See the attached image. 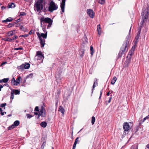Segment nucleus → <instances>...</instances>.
<instances>
[{
	"instance_id": "ea45409f",
	"label": "nucleus",
	"mask_w": 149,
	"mask_h": 149,
	"mask_svg": "<svg viewBox=\"0 0 149 149\" xmlns=\"http://www.w3.org/2000/svg\"><path fill=\"white\" fill-rule=\"evenodd\" d=\"M35 111H39V108L37 106L36 107L35 109Z\"/></svg>"
},
{
	"instance_id": "cd10ccee",
	"label": "nucleus",
	"mask_w": 149,
	"mask_h": 149,
	"mask_svg": "<svg viewBox=\"0 0 149 149\" xmlns=\"http://www.w3.org/2000/svg\"><path fill=\"white\" fill-rule=\"evenodd\" d=\"M9 80V78H4L3 79V82L4 83H6Z\"/></svg>"
},
{
	"instance_id": "6e6d98bb",
	"label": "nucleus",
	"mask_w": 149,
	"mask_h": 149,
	"mask_svg": "<svg viewBox=\"0 0 149 149\" xmlns=\"http://www.w3.org/2000/svg\"><path fill=\"white\" fill-rule=\"evenodd\" d=\"M14 38L15 39H17V38H18V37L16 36H14Z\"/></svg>"
},
{
	"instance_id": "c756f323",
	"label": "nucleus",
	"mask_w": 149,
	"mask_h": 149,
	"mask_svg": "<svg viewBox=\"0 0 149 149\" xmlns=\"http://www.w3.org/2000/svg\"><path fill=\"white\" fill-rule=\"evenodd\" d=\"M20 92L19 91L17 90H16L15 91L14 93L15 95H17L19 94Z\"/></svg>"
},
{
	"instance_id": "ddd939ff",
	"label": "nucleus",
	"mask_w": 149,
	"mask_h": 149,
	"mask_svg": "<svg viewBox=\"0 0 149 149\" xmlns=\"http://www.w3.org/2000/svg\"><path fill=\"white\" fill-rule=\"evenodd\" d=\"M79 137H77L75 139L74 142V143L73 146L72 148V149H75L77 144L78 142L79 141Z\"/></svg>"
},
{
	"instance_id": "13d9d810",
	"label": "nucleus",
	"mask_w": 149,
	"mask_h": 149,
	"mask_svg": "<svg viewBox=\"0 0 149 149\" xmlns=\"http://www.w3.org/2000/svg\"><path fill=\"white\" fill-rule=\"evenodd\" d=\"M146 118H147V116L143 118V122H144V121H145L146 120Z\"/></svg>"
},
{
	"instance_id": "69168bd1",
	"label": "nucleus",
	"mask_w": 149,
	"mask_h": 149,
	"mask_svg": "<svg viewBox=\"0 0 149 149\" xmlns=\"http://www.w3.org/2000/svg\"><path fill=\"white\" fill-rule=\"evenodd\" d=\"M3 79L0 80V83L3 82Z\"/></svg>"
},
{
	"instance_id": "393cba45",
	"label": "nucleus",
	"mask_w": 149,
	"mask_h": 149,
	"mask_svg": "<svg viewBox=\"0 0 149 149\" xmlns=\"http://www.w3.org/2000/svg\"><path fill=\"white\" fill-rule=\"evenodd\" d=\"M13 34V32L12 31H10L8 33V35L9 37L12 36Z\"/></svg>"
},
{
	"instance_id": "9d476101",
	"label": "nucleus",
	"mask_w": 149,
	"mask_h": 149,
	"mask_svg": "<svg viewBox=\"0 0 149 149\" xmlns=\"http://www.w3.org/2000/svg\"><path fill=\"white\" fill-rule=\"evenodd\" d=\"M65 2V0H62V2L61 4V11L63 13L64 12Z\"/></svg>"
},
{
	"instance_id": "a19ab883",
	"label": "nucleus",
	"mask_w": 149,
	"mask_h": 149,
	"mask_svg": "<svg viewBox=\"0 0 149 149\" xmlns=\"http://www.w3.org/2000/svg\"><path fill=\"white\" fill-rule=\"evenodd\" d=\"M7 40H7L9 42H11L12 41V39H11V38H8Z\"/></svg>"
},
{
	"instance_id": "6e6552de",
	"label": "nucleus",
	"mask_w": 149,
	"mask_h": 149,
	"mask_svg": "<svg viewBox=\"0 0 149 149\" xmlns=\"http://www.w3.org/2000/svg\"><path fill=\"white\" fill-rule=\"evenodd\" d=\"M86 11L88 14L91 18H92L94 17V13L92 9H88Z\"/></svg>"
},
{
	"instance_id": "c9c22d12",
	"label": "nucleus",
	"mask_w": 149,
	"mask_h": 149,
	"mask_svg": "<svg viewBox=\"0 0 149 149\" xmlns=\"http://www.w3.org/2000/svg\"><path fill=\"white\" fill-rule=\"evenodd\" d=\"M139 36H138V35H137L136 36V37H135V40H136V41H135V42H136V43L137 42H138V39H139Z\"/></svg>"
},
{
	"instance_id": "4be33fe9",
	"label": "nucleus",
	"mask_w": 149,
	"mask_h": 149,
	"mask_svg": "<svg viewBox=\"0 0 149 149\" xmlns=\"http://www.w3.org/2000/svg\"><path fill=\"white\" fill-rule=\"evenodd\" d=\"M23 64L24 68L25 69H28L30 67V64L28 63H26Z\"/></svg>"
},
{
	"instance_id": "2f4dec72",
	"label": "nucleus",
	"mask_w": 149,
	"mask_h": 149,
	"mask_svg": "<svg viewBox=\"0 0 149 149\" xmlns=\"http://www.w3.org/2000/svg\"><path fill=\"white\" fill-rule=\"evenodd\" d=\"M141 28H139V31H138V33H137V35L140 36V33H141Z\"/></svg>"
},
{
	"instance_id": "72a5a7b5",
	"label": "nucleus",
	"mask_w": 149,
	"mask_h": 149,
	"mask_svg": "<svg viewBox=\"0 0 149 149\" xmlns=\"http://www.w3.org/2000/svg\"><path fill=\"white\" fill-rule=\"evenodd\" d=\"M96 84V85L97 84V82H94V83H93V91L94 90V88L95 87V84Z\"/></svg>"
},
{
	"instance_id": "f3484780",
	"label": "nucleus",
	"mask_w": 149,
	"mask_h": 149,
	"mask_svg": "<svg viewBox=\"0 0 149 149\" xmlns=\"http://www.w3.org/2000/svg\"><path fill=\"white\" fill-rule=\"evenodd\" d=\"M58 111L61 112L63 114H64L65 110L63 107L61 106H60L58 109Z\"/></svg>"
},
{
	"instance_id": "a211bd4d",
	"label": "nucleus",
	"mask_w": 149,
	"mask_h": 149,
	"mask_svg": "<svg viewBox=\"0 0 149 149\" xmlns=\"http://www.w3.org/2000/svg\"><path fill=\"white\" fill-rule=\"evenodd\" d=\"M41 126L43 127H45L47 125V123L45 121L42 122L40 124Z\"/></svg>"
},
{
	"instance_id": "e2e57ef3",
	"label": "nucleus",
	"mask_w": 149,
	"mask_h": 149,
	"mask_svg": "<svg viewBox=\"0 0 149 149\" xmlns=\"http://www.w3.org/2000/svg\"><path fill=\"white\" fill-rule=\"evenodd\" d=\"M34 114H35V115H37L38 114V113L36 112H34Z\"/></svg>"
},
{
	"instance_id": "4468645a",
	"label": "nucleus",
	"mask_w": 149,
	"mask_h": 149,
	"mask_svg": "<svg viewBox=\"0 0 149 149\" xmlns=\"http://www.w3.org/2000/svg\"><path fill=\"white\" fill-rule=\"evenodd\" d=\"M45 111V110L44 108L42 106L41 108V109L40 110V112L38 115L39 116H40L42 115V114Z\"/></svg>"
},
{
	"instance_id": "de8ad7c7",
	"label": "nucleus",
	"mask_w": 149,
	"mask_h": 149,
	"mask_svg": "<svg viewBox=\"0 0 149 149\" xmlns=\"http://www.w3.org/2000/svg\"><path fill=\"white\" fill-rule=\"evenodd\" d=\"M102 94V90H101L100 91V96L99 97V99H100L101 98Z\"/></svg>"
},
{
	"instance_id": "f03ea898",
	"label": "nucleus",
	"mask_w": 149,
	"mask_h": 149,
	"mask_svg": "<svg viewBox=\"0 0 149 149\" xmlns=\"http://www.w3.org/2000/svg\"><path fill=\"white\" fill-rule=\"evenodd\" d=\"M34 9L38 12H41V10H43V1L41 0H38L36 1L34 4Z\"/></svg>"
},
{
	"instance_id": "4c0bfd02",
	"label": "nucleus",
	"mask_w": 149,
	"mask_h": 149,
	"mask_svg": "<svg viewBox=\"0 0 149 149\" xmlns=\"http://www.w3.org/2000/svg\"><path fill=\"white\" fill-rule=\"evenodd\" d=\"M20 28L21 30L23 31H24L25 29V28L22 25L20 26Z\"/></svg>"
},
{
	"instance_id": "052dcab7",
	"label": "nucleus",
	"mask_w": 149,
	"mask_h": 149,
	"mask_svg": "<svg viewBox=\"0 0 149 149\" xmlns=\"http://www.w3.org/2000/svg\"><path fill=\"white\" fill-rule=\"evenodd\" d=\"M146 147L147 148L149 149V144H148L147 145Z\"/></svg>"
},
{
	"instance_id": "b1692460",
	"label": "nucleus",
	"mask_w": 149,
	"mask_h": 149,
	"mask_svg": "<svg viewBox=\"0 0 149 149\" xmlns=\"http://www.w3.org/2000/svg\"><path fill=\"white\" fill-rule=\"evenodd\" d=\"M98 2L101 4H104L105 3V0H99Z\"/></svg>"
},
{
	"instance_id": "f257e3e1",
	"label": "nucleus",
	"mask_w": 149,
	"mask_h": 149,
	"mask_svg": "<svg viewBox=\"0 0 149 149\" xmlns=\"http://www.w3.org/2000/svg\"><path fill=\"white\" fill-rule=\"evenodd\" d=\"M131 27L129 31V35H128L126 37V39L127 40L123 44L122 46L121 47L120 51L118 53V55L120 57L123 54L124 52L127 51L128 50V47L129 46V40L130 38V34L131 32Z\"/></svg>"
},
{
	"instance_id": "a878e982",
	"label": "nucleus",
	"mask_w": 149,
	"mask_h": 149,
	"mask_svg": "<svg viewBox=\"0 0 149 149\" xmlns=\"http://www.w3.org/2000/svg\"><path fill=\"white\" fill-rule=\"evenodd\" d=\"M90 51H91V54L92 56L94 53V51L93 47L92 46L90 47Z\"/></svg>"
},
{
	"instance_id": "603ef678",
	"label": "nucleus",
	"mask_w": 149,
	"mask_h": 149,
	"mask_svg": "<svg viewBox=\"0 0 149 149\" xmlns=\"http://www.w3.org/2000/svg\"><path fill=\"white\" fill-rule=\"evenodd\" d=\"M13 25H14V24H9L8 26H9V27H11Z\"/></svg>"
},
{
	"instance_id": "774afa93",
	"label": "nucleus",
	"mask_w": 149,
	"mask_h": 149,
	"mask_svg": "<svg viewBox=\"0 0 149 149\" xmlns=\"http://www.w3.org/2000/svg\"><path fill=\"white\" fill-rule=\"evenodd\" d=\"M19 24H17V25H16V27H18V26H19Z\"/></svg>"
},
{
	"instance_id": "09e8293b",
	"label": "nucleus",
	"mask_w": 149,
	"mask_h": 149,
	"mask_svg": "<svg viewBox=\"0 0 149 149\" xmlns=\"http://www.w3.org/2000/svg\"><path fill=\"white\" fill-rule=\"evenodd\" d=\"M2 40H3L5 41H7V38H3L2 39Z\"/></svg>"
},
{
	"instance_id": "c03bdc74",
	"label": "nucleus",
	"mask_w": 149,
	"mask_h": 149,
	"mask_svg": "<svg viewBox=\"0 0 149 149\" xmlns=\"http://www.w3.org/2000/svg\"><path fill=\"white\" fill-rule=\"evenodd\" d=\"M20 19H19L16 20L15 22V24H16L20 21Z\"/></svg>"
},
{
	"instance_id": "9b49d317",
	"label": "nucleus",
	"mask_w": 149,
	"mask_h": 149,
	"mask_svg": "<svg viewBox=\"0 0 149 149\" xmlns=\"http://www.w3.org/2000/svg\"><path fill=\"white\" fill-rule=\"evenodd\" d=\"M123 127L125 131L129 130L130 129V126L128 123L127 122L125 123L123 125Z\"/></svg>"
},
{
	"instance_id": "5701e85b",
	"label": "nucleus",
	"mask_w": 149,
	"mask_h": 149,
	"mask_svg": "<svg viewBox=\"0 0 149 149\" xmlns=\"http://www.w3.org/2000/svg\"><path fill=\"white\" fill-rule=\"evenodd\" d=\"M15 7V4L14 3H11L10 4H9L8 5V7L9 8H13Z\"/></svg>"
},
{
	"instance_id": "338daca9",
	"label": "nucleus",
	"mask_w": 149,
	"mask_h": 149,
	"mask_svg": "<svg viewBox=\"0 0 149 149\" xmlns=\"http://www.w3.org/2000/svg\"><path fill=\"white\" fill-rule=\"evenodd\" d=\"M11 39H12V41L13 40H15V39L14 38V37H13L12 38H11Z\"/></svg>"
},
{
	"instance_id": "49530a36",
	"label": "nucleus",
	"mask_w": 149,
	"mask_h": 149,
	"mask_svg": "<svg viewBox=\"0 0 149 149\" xmlns=\"http://www.w3.org/2000/svg\"><path fill=\"white\" fill-rule=\"evenodd\" d=\"M1 113L2 116H3L4 115V113L5 114L6 113V112H3L2 111V112H1Z\"/></svg>"
},
{
	"instance_id": "473e14b6",
	"label": "nucleus",
	"mask_w": 149,
	"mask_h": 149,
	"mask_svg": "<svg viewBox=\"0 0 149 149\" xmlns=\"http://www.w3.org/2000/svg\"><path fill=\"white\" fill-rule=\"evenodd\" d=\"M14 98V93L12 92L11 93V95L10 97L11 99H12L11 101V102H12V100Z\"/></svg>"
},
{
	"instance_id": "680f3d73",
	"label": "nucleus",
	"mask_w": 149,
	"mask_h": 149,
	"mask_svg": "<svg viewBox=\"0 0 149 149\" xmlns=\"http://www.w3.org/2000/svg\"><path fill=\"white\" fill-rule=\"evenodd\" d=\"M109 95H110V92H108L107 93V95L108 96H109Z\"/></svg>"
},
{
	"instance_id": "3c124183",
	"label": "nucleus",
	"mask_w": 149,
	"mask_h": 149,
	"mask_svg": "<svg viewBox=\"0 0 149 149\" xmlns=\"http://www.w3.org/2000/svg\"><path fill=\"white\" fill-rule=\"evenodd\" d=\"M80 52H81V55H83L84 53V52L83 50L80 51Z\"/></svg>"
},
{
	"instance_id": "7c9ffc66",
	"label": "nucleus",
	"mask_w": 149,
	"mask_h": 149,
	"mask_svg": "<svg viewBox=\"0 0 149 149\" xmlns=\"http://www.w3.org/2000/svg\"><path fill=\"white\" fill-rule=\"evenodd\" d=\"M26 13L24 12H21L19 15V16H22L25 15Z\"/></svg>"
},
{
	"instance_id": "f8f14e48",
	"label": "nucleus",
	"mask_w": 149,
	"mask_h": 149,
	"mask_svg": "<svg viewBox=\"0 0 149 149\" xmlns=\"http://www.w3.org/2000/svg\"><path fill=\"white\" fill-rule=\"evenodd\" d=\"M43 30L45 33H41L40 35V36L41 37H42L44 39L47 38V32L46 31L45 29H43Z\"/></svg>"
},
{
	"instance_id": "a18cd8bd",
	"label": "nucleus",
	"mask_w": 149,
	"mask_h": 149,
	"mask_svg": "<svg viewBox=\"0 0 149 149\" xmlns=\"http://www.w3.org/2000/svg\"><path fill=\"white\" fill-rule=\"evenodd\" d=\"M22 49V47H18V48H15V49L16 50H18L19 49Z\"/></svg>"
},
{
	"instance_id": "aec40b11",
	"label": "nucleus",
	"mask_w": 149,
	"mask_h": 149,
	"mask_svg": "<svg viewBox=\"0 0 149 149\" xmlns=\"http://www.w3.org/2000/svg\"><path fill=\"white\" fill-rule=\"evenodd\" d=\"M97 28L98 34L99 35H100L101 33V31L100 29V24H99L97 25Z\"/></svg>"
},
{
	"instance_id": "c85d7f7f",
	"label": "nucleus",
	"mask_w": 149,
	"mask_h": 149,
	"mask_svg": "<svg viewBox=\"0 0 149 149\" xmlns=\"http://www.w3.org/2000/svg\"><path fill=\"white\" fill-rule=\"evenodd\" d=\"M33 74H30L26 76V78H32L33 77Z\"/></svg>"
},
{
	"instance_id": "dca6fc26",
	"label": "nucleus",
	"mask_w": 149,
	"mask_h": 149,
	"mask_svg": "<svg viewBox=\"0 0 149 149\" xmlns=\"http://www.w3.org/2000/svg\"><path fill=\"white\" fill-rule=\"evenodd\" d=\"M117 78L115 76L112 79L111 82V84L113 85L115 83L117 80Z\"/></svg>"
},
{
	"instance_id": "20e7f679",
	"label": "nucleus",
	"mask_w": 149,
	"mask_h": 149,
	"mask_svg": "<svg viewBox=\"0 0 149 149\" xmlns=\"http://www.w3.org/2000/svg\"><path fill=\"white\" fill-rule=\"evenodd\" d=\"M58 8L57 5L54 2L52 1L50 3L49 6L48 8L49 11L52 12L54 10L57 9Z\"/></svg>"
},
{
	"instance_id": "0e129e2a",
	"label": "nucleus",
	"mask_w": 149,
	"mask_h": 149,
	"mask_svg": "<svg viewBox=\"0 0 149 149\" xmlns=\"http://www.w3.org/2000/svg\"><path fill=\"white\" fill-rule=\"evenodd\" d=\"M3 111V110L1 108H0V112H2Z\"/></svg>"
},
{
	"instance_id": "37998d69",
	"label": "nucleus",
	"mask_w": 149,
	"mask_h": 149,
	"mask_svg": "<svg viewBox=\"0 0 149 149\" xmlns=\"http://www.w3.org/2000/svg\"><path fill=\"white\" fill-rule=\"evenodd\" d=\"M111 97H110V98H109V100H108V102L109 103L111 101V99H112V95H111Z\"/></svg>"
},
{
	"instance_id": "8fccbe9b",
	"label": "nucleus",
	"mask_w": 149,
	"mask_h": 149,
	"mask_svg": "<svg viewBox=\"0 0 149 149\" xmlns=\"http://www.w3.org/2000/svg\"><path fill=\"white\" fill-rule=\"evenodd\" d=\"M7 63L6 62H4L2 63L1 64V66L2 65H3Z\"/></svg>"
},
{
	"instance_id": "4d7b16f0",
	"label": "nucleus",
	"mask_w": 149,
	"mask_h": 149,
	"mask_svg": "<svg viewBox=\"0 0 149 149\" xmlns=\"http://www.w3.org/2000/svg\"><path fill=\"white\" fill-rule=\"evenodd\" d=\"M1 8L2 9H5V7H4V6H2L1 7Z\"/></svg>"
},
{
	"instance_id": "7ed1b4c3",
	"label": "nucleus",
	"mask_w": 149,
	"mask_h": 149,
	"mask_svg": "<svg viewBox=\"0 0 149 149\" xmlns=\"http://www.w3.org/2000/svg\"><path fill=\"white\" fill-rule=\"evenodd\" d=\"M40 22L41 26H42L43 24H44L45 23H47L48 24L47 26V28H49L52 25L53 21L49 17L45 18L44 17H43L40 19Z\"/></svg>"
},
{
	"instance_id": "e433bc0d",
	"label": "nucleus",
	"mask_w": 149,
	"mask_h": 149,
	"mask_svg": "<svg viewBox=\"0 0 149 149\" xmlns=\"http://www.w3.org/2000/svg\"><path fill=\"white\" fill-rule=\"evenodd\" d=\"M6 105V103H3L1 104L0 106L1 107H5Z\"/></svg>"
},
{
	"instance_id": "bb28decb",
	"label": "nucleus",
	"mask_w": 149,
	"mask_h": 149,
	"mask_svg": "<svg viewBox=\"0 0 149 149\" xmlns=\"http://www.w3.org/2000/svg\"><path fill=\"white\" fill-rule=\"evenodd\" d=\"M95 121V118L94 116H93L92 117V120H91V123L93 125Z\"/></svg>"
},
{
	"instance_id": "6ab92c4d",
	"label": "nucleus",
	"mask_w": 149,
	"mask_h": 149,
	"mask_svg": "<svg viewBox=\"0 0 149 149\" xmlns=\"http://www.w3.org/2000/svg\"><path fill=\"white\" fill-rule=\"evenodd\" d=\"M136 43H137L136 42H135L134 43V45L132 46V47L131 50V52H134L135 49L136 48Z\"/></svg>"
},
{
	"instance_id": "412c9836",
	"label": "nucleus",
	"mask_w": 149,
	"mask_h": 149,
	"mask_svg": "<svg viewBox=\"0 0 149 149\" xmlns=\"http://www.w3.org/2000/svg\"><path fill=\"white\" fill-rule=\"evenodd\" d=\"M17 68L19 70L21 71H22L24 69L23 64H22L20 66H18Z\"/></svg>"
},
{
	"instance_id": "79ce46f5",
	"label": "nucleus",
	"mask_w": 149,
	"mask_h": 149,
	"mask_svg": "<svg viewBox=\"0 0 149 149\" xmlns=\"http://www.w3.org/2000/svg\"><path fill=\"white\" fill-rule=\"evenodd\" d=\"M134 52H131V50L129 52V54L130 55V56H131L133 54Z\"/></svg>"
},
{
	"instance_id": "bf43d9fd",
	"label": "nucleus",
	"mask_w": 149,
	"mask_h": 149,
	"mask_svg": "<svg viewBox=\"0 0 149 149\" xmlns=\"http://www.w3.org/2000/svg\"><path fill=\"white\" fill-rule=\"evenodd\" d=\"M131 149H137V148L134 149L133 146L131 147Z\"/></svg>"
},
{
	"instance_id": "58836bf2",
	"label": "nucleus",
	"mask_w": 149,
	"mask_h": 149,
	"mask_svg": "<svg viewBox=\"0 0 149 149\" xmlns=\"http://www.w3.org/2000/svg\"><path fill=\"white\" fill-rule=\"evenodd\" d=\"M27 117L28 118H31L32 117V116L31 115L29 114H27Z\"/></svg>"
},
{
	"instance_id": "5fc2aeb1",
	"label": "nucleus",
	"mask_w": 149,
	"mask_h": 149,
	"mask_svg": "<svg viewBox=\"0 0 149 149\" xmlns=\"http://www.w3.org/2000/svg\"><path fill=\"white\" fill-rule=\"evenodd\" d=\"M32 33H33V32H32V31H31H31L29 32V34H32Z\"/></svg>"
},
{
	"instance_id": "423d86ee",
	"label": "nucleus",
	"mask_w": 149,
	"mask_h": 149,
	"mask_svg": "<svg viewBox=\"0 0 149 149\" xmlns=\"http://www.w3.org/2000/svg\"><path fill=\"white\" fill-rule=\"evenodd\" d=\"M21 80V77L20 76H18L16 80L15 79L14 77H13L11 81L14 85L17 86L19 84Z\"/></svg>"
},
{
	"instance_id": "1a4fd4ad",
	"label": "nucleus",
	"mask_w": 149,
	"mask_h": 149,
	"mask_svg": "<svg viewBox=\"0 0 149 149\" xmlns=\"http://www.w3.org/2000/svg\"><path fill=\"white\" fill-rule=\"evenodd\" d=\"M20 123L19 120H16L15 121L13 124L11 126H9L8 127V129L9 130H11L12 129L14 128L16 126H17Z\"/></svg>"
},
{
	"instance_id": "864d4df0",
	"label": "nucleus",
	"mask_w": 149,
	"mask_h": 149,
	"mask_svg": "<svg viewBox=\"0 0 149 149\" xmlns=\"http://www.w3.org/2000/svg\"><path fill=\"white\" fill-rule=\"evenodd\" d=\"M3 87V86L1 85H0V91L1 90V89Z\"/></svg>"
},
{
	"instance_id": "0eeeda50",
	"label": "nucleus",
	"mask_w": 149,
	"mask_h": 149,
	"mask_svg": "<svg viewBox=\"0 0 149 149\" xmlns=\"http://www.w3.org/2000/svg\"><path fill=\"white\" fill-rule=\"evenodd\" d=\"M37 35L38 37V38L40 40V44L41 45V47H44V46L45 43V40L44 38H42L40 36V34L39 33H37Z\"/></svg>"
},
{
	"instance_id": "39448f33",
	"label": "nucleus",
	"mask_w": 149,
	"mask_h": 149,
	"mask_svg": "<svg viewBox=\"0 0 149 149\" xmlns=\"http://www.w3.org/2000/svg\"><path fill=\"white\" fill-rule=\"evenodd\" d=\"M44 58V56L40 51H38L36 52V55L34 58L36 60H42Z\"/></svg>"
},
{
	"instance_id": "f704fd0d",
	"label": "nucleus",
	"mask_w": 149,
	"mask_h": 149,
	"mask_svg": "<svg viewBox=\"0 0 149 149\" xmlns=\"http://www.w3.org/2000/svg\"><path fill=\"white\" fill-rule=\"evenodd\" d=\"M29 36V34H25L20 36V37H27Z\"/></svg>"
},
{
	"instance_id": "2eb2a0df",
	"label": "nucleus",
	"mask_w": 149,
	"mask_h": 149,
	"mask_svg": "<svg viewBox=\"0 0 149 149\" xmlns=\"http://www.w3.org/2000/svg\"><path fill=\"white\" fill-rule=\"evenodd\" d=\"M13 20V18L11 17H9L7 18L6 19L2 21V22H11Z\"/></svg>"
}]
</instances>
